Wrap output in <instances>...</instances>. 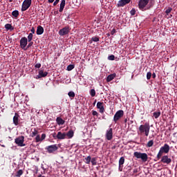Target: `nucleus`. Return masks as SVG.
Returning a JSON list of instances; mask_svg holds the SVG:
<instances>
[{"label": "nucleus", "mask_w": 177, "mask_h": 177, "mask_svg": "<svg viewBox=\"0 0 177 177\" xmlns=\"http://www.w3.org/2000/svg\"><path fill=\"white\" fill-rule=\"evenodd\" d=\"M156 5V0H139L138 1V9L142 12H146V10H150L153 6Z\"/></svg>", "instance_id": "nucleus-1"}, {"label": "nucleus", "mask_w": 177, "mask_h": 177, "mask_svg": "<svg viewBox=\"0 0 177 177\" xmlns=\"http://www.w3.org/2000/svg\"><path fill=\"white\" fill-rule=\"evenodd\" d=\"M138 135L149 136V133H150V124L146 122L144 124H141L138 128Z\"/></svg>", "instance_id": "nucleus-2"}, {"label": "nucleus", "mask_w": 177, "mask_h": 177, "mask_svg": "<svg viewBox=\"0 0 177 177\" xmlns=\"http://www.w3.org/2000/svg\"><path fill=\"white\" fill-rule=\"evenodd\" d=\"M133 156L134 157H136V158L142 160V162H146V161H147V160L149 159V156L146 153L136 151L134 152Z\"/></svg>", "instance_id": "nucleus-3"}, {"label": "nucleus", "mask_w": 177, "mask_h": 177, "mask_svg": "<svg viewBox=\"0 0 177 177\" xmlns=\"http://www.w3.org/2000/svg\"><path fill=\"white\" fill-rule=\"evenodd\" d=\"M123 117H124V111L123 110L118 111L113 116V121L115 124H117V122H118V121H120V120H121V118H122Z\"/></svg>", "instance_id": "nucleus-4"}, {"label": "nucleus", "mask_w": 177, "mask_h": 177, "mask_svg": "<svg viewBox=\"0 0 177 177\" xmlns=\"http://www.w3.org/2000/svg\"><path fill=\"white\" fill-rule=\"evenodd\" d=\"M15 143H16L19 147H24V146H26V144H24V136H20L15 138Z\"/></svg>", "instance_id": "nucleus-5"}, {"label": "nucleus", "mask_w": 177, "mask_h": 177, "mask_svg": "<svg viewBox=\"0 0 177 177\" xmlns=\"http://www.w3.org/2000/svg\"><path fill=\"white\" fill-rule=\"evenodd\" d=\"M32 0H24L22 3L21 12H26L31 6Z\"/></svg>", "instance_id": "nucleus-6"}, {"label": "nucleus", "mask_w": 177, "mask_h": 177, "mask_svg": "<svg viewBox=\"0 0 177 177\" xmlns=\"http://www.w3.org/2000/svg\"><path fill=\"white\" fill-rule=\"evenodd\" d=\"M28 39L27 37H24L20 39V48L21 49H24V50H27V44H28Z\"/></svg>", "instance_id": "nucleus-7"}, {"label": "nucleus", "mask_w": 177, "mask_h": 177, "mask_svg": "<svg viewBox=\"0 0 177 177\" xmlns=\"http://www.w3.org/2000/svg\"><path fill=\"white\" fill-rule=\"evenodd\" d=\"M46 149L48 153H49L50 154L52 153H55V151H57L59 147H57V145H49V146L46 147Z\"/></svg>", "instance_id": "nucleus-8"}, {"label": "nucleus", "mask_w": 177, "mask_h": 177, "mask_svg": "<svg viewBox=\"0 0 177 177\" xmlns=\"http://www.w3.org/2000/svg\"><path fill=\"white\" fill-rule=\"evenodd\" d=\"M160 162H162V164H167V165H169L171 162H172V159L169 158L168 156L165 155L162 156Z\"/></svg>", "instance_id": "nucleus-9"}, {"label": "nucleus", "mask_w": 177, "mask_h": 177, "mask_svg": "<svg viewBox=\"0 0 177 177\" xmlns=\"http://www.w3.org/2000/svg\"><path fill=\"white\" fill-rule=\"evenodd\" d=\"M70 32V27L66 26L63 28L62 29L59 30V35H61V37H64V35H67Z\"/></svg>", "instance_id": "nucleus-10"}, {"label": "nucleus", "mask_w": 177, "mask_h": 177, "mask_svg": "<svg viewBox=\"0 0 177 177\" xmlns=\"http://www.w3.org/2000/svg\"><path fill=\"white\" fill-rule=\"evenodd\" d=\"M131 3V0H120L116 6L117 8H124L126 5Z\"/></svg>", "instance_id": "nucleus-11"}, {"label": "nucleus", "mask_w": 177, "mask_h": 177, "mask_svg": "<svg viewBox=\"0 0 177 177\" xmlns=\"http://www.w3.org/2000/svg\"><path fill=\"white\" fill-rule=\"evenodd\" d=\"M105 138H106V140H111V139H113V129L112 128H111L106 131V133L105 134Z\"/></svg>", "instance_id": "nucleus-12"}, {"label": "nucleus", "mask_w": 177, "mask_h": 177, "mask_svg": "<svg viewBox=\"0 0 177 177\" xmlns=\"http://www.w3.org/2000/svg\"><path fill=\"white\" fill-rule=\"evenodd\" d=\"M160 149L165 154H168V153H169V145L165 144Z\"/></svg>", "instance_id": "nucleus-13"}, {"label": "nucleus", "mask_w": 177, "mask_h": 177, "mask_svg": "<svg viewBox=\"0 0 177 177\" xmlns=\"http://www.w3.org/2000/svg\"><path fill=\"white\" fill-rule=\"evenodd\" d=\"M104 103L102 102H98L97 103V109H99L100 113L103 114L104 113V106H103Z\"/></svg>", "instance_id": "nucleus-14"}, {"label": "nucleus", "mask_w": 177, "mask_h": 177, "mask_svg": "<svg viewBox=\"0 0 177 177\" xmlns=\"http://www.w3.org/2000/svg\"><path fill=\"white\" fill-rule=\"evenodd\" d=\"M125 162V158L122 156L119 160V171H122V167H124V163Z\"/></svg>", "instance_id": "nucleus-15"}, {"label": "nucleus", "mask_w": 177, "mask_h": 177, "mask_svg": "<svg viewBox=\"0 0 177 177\" xmlns=\"http://www.w3.org/2000/svg\"><path fill=\"white\" fill-rule=\"evenodd\" d=\"M66 133H62L61 131H59L57 133V135L56 136L57 139L63 140L66 139Z\"/></svg>", "instance_id": "nucleus-16"}, {"label": "nucleus", "mask_w": 177, "mask_h": 177, "mask_svg": "<svg viewBox=\"0 0 177 177\" xmlns=\"http://www.w3.org/2000/svg\"><path fill=\"white\" fill-rule=\"evenodd\" d=\"M20 117L19 115H18L17 113H15V116L13 117V124L15 126L19 125V118Z\"/></svg>", "instance_id": "nucleus-17"}, {"label": "nucleus", "mask_w": 177, "mask_h": 177, "mask_svg": "<svg viewBox=\"0 0 177 177\" xmlns=\"http://www.w3.org/2000/svg\"><path fill=\"white\" fill-rule=\"evenodd\" d=\"M45 77V73L42 70L39 71V74L35 77L36 80H39V78H44Z\"/></svg>", "instance_id": "nucleus-18"}, {"label": "nucleus", "mask_w": 177, "mask_h": 177, "mask_svg": "<svg viewBox=\"0 0 177 177\" xmlns=\"http://www.w3.org/2000/svg\"><path fill=\"white\" fill-rule=\"evenodd\" d=\"M65 6H66V0H62L61 3H60L59 10V12H60V13H62V12H63Z\"/></svg>", "instance_id": "nucleus-19"}, {"label": "nucleus", "mask_w": 177, "mask_h": 177, "mask_svg": "<svg viewBox=\"0 0 177 177\" xmlns=\"http://www.w3.org/2000/svg\"><path fill=\"white\" fill-rule=\"evenodd\" d=\"M36 32L37 35H42V34H44V28L41 26H39Z\"/></svg>", "instance_id": "nucleus-20"}, {"label": "nucleus", "mask_w": 177, "mask_h": 177, "mask_svg": "<svg viewBox=\"0 0 177 177\" xmlns=\"http://www.w3.org/2000/svg\"><path fill=\"white\" fill-rule=\"evenodd\" d=\"M116 75H117L115 73L108 75L106 77V82H110L113 81V80H114V77H116Z\"/></svg>", "instance_id": "nucleus-21"}, {"label": "nucleus", "mask_w": 177, "mask_h": 177, "mask_svg": "<svg viewBox=\"0 0 177 177\" xmlns=\"http://www.w3.org/2000/svg\"><path fill=\"white\" fill-rule=\"evenodd\" d=\"M45 139V133H43L41 135V137L39 136V135H37L35 138V140L37 142H41V140H44Z\"/></svg>", "instance_id": "nucleus-22"}, {"label": "nucleus", "mask_w": 177, "mask_h": 177, "mask_svg": "<svg viewBox=\"0 0 177 177\" xmlns=\"http://www.w3.org/2000/svg\"><path fill=\"white\" fill-rule=\"evenodd\" d=\"M56 121L58 125H64V122H66V121H64V120H62L60 117L57 118Z\"/></svg>", "instance_id": "nucleus-23"}, {"label": "nucleus", "mask_w": 177, "mask_h": 177, "mask_svg": "<svg viewBox=\"0 0 177 177\" xmlns=\"http://www.w3.org/2000/svg\"><path fill=\"white\" fill-rule=\"evenodd\" d=\"M5 28L7 30V31H9V30L10 31H13V30H15V28H13V26L10 24H6L5 25Z\"/></svg>", "instance_id": "nucleus-24"}, {"label": "nucleus", "mask_w": 177, "mask_h": 177, "mask_svg": "<svg viewBox=\"0 0 177 177\" xmlns=\"http://www.w3.org/2000/svg\"><path fill=\"white\" fill-rule=\"evenodd\" d=\"M162 154H164V152L161 149H160L156 156L157 160H160V158H162Z\"/></svg>", "instance_id": "nucleus-25"}, {"label": "nucleus", "mask_w": 177, "mask_h": 177, "mask_svg": "<svg viewBox=\"0 0 177 177\" xmlns=\"http://www.w3.org/2000/svg\"><path fill=\"white\" fill-rule=\"evenodd\" d=\"M91 160H92V158L91 157V156H88L84 158V162L86 164H91Z\"/></svg>", "instance_id": "nucleus-26"}, {"label": "nucleus", "mask_w": 177, "mask_h": 177, "mask_svg": "<svg viewBox=\"0 0 177 177\" xmlns=\"http://www.w3.org/2000/svg\"><path fill=\"white\" fill-rule=\"evenodd\" d=\"M31 136L32 138H34V136H37L38 135V131L37 129H34L32 131V129H31Z\"/></svg>", "instance_id": "nucleus-27"}, {"label": "nucleus", "mask_w": 177, "mask_h": 177, "mask_svg": "<svg viewBox=\"0 0 177 177\" xmlns=\"http://www.w3.org/2000/svg\"><path fill=\"white\" fill-rule=\"evenodd\" d=\"M160 115H161V111H158V112H154L153 113V117H154V118L157 119L158 118V117H160Z\"/></svg>", "instance_id": "nucleus-28"}, {"label": "nucleus", "mask_w": 177, "mask_h": 177, "mask_svg": "<svg viewBox=\"0 0 177 177\" xmlns=\"http://www.w3.org/2000/svg\"><path fill=\"white\" fill-rule=\"evenodd\" d=\"M66 136H68L69 138H71L74 136V131L73 130L69 131L66 133Z\"/></svg>", "instance_id": "nucleus-29"}, {"label": "nucleus", "mask_w": 177, "mask_h": 177, "mask_svg": "<svg viewBox=\"0 0 177 177\" xmlns=\"http://www.w3.org/2000/svg\"><path fill=\"white\" fill-rule=\"evenodd\" d=\"M12 15L15 18L19 17V10H15L12 11Z\"/></svg>", "instance_id": "nucleus-30"}, {"label": "nucleus", "mask_w": 177, "mask_h": 177, "mask_svg": "<svg viewBox=\"0 0 177 177\" xmlns=\"http://www.w3.org/2000/svg\"><path fill=\"white\" fill-rule=\"evenodd\" d=\"M91 161L92 165H97V158H92Z\"/></svg>", "instance_id": "nucleus-31"}, {"label": "nucleus", "mask_w": 177, "mask_h": 177, "mask_svg": "<svg viewBox=\"0 0 177 177\" xmlns=\"http://www.w3.org/2000/svg\"><path fill=\"white\" fill-rule=\"evenodd\" d=\"M153 145H154V141L151 140L147 142V147H152Z\"/></svg>", "instance_id": "nucleus-32"}, {"label": "nucleus", "mask_w": 177, "mask_h": 177, "mask_svg": "<svg viewBox=\"0 0 177 177\" xmlns=\"http://www.w3.org/2000/svg\"><path fill=\"white\" fill-rule=\"evenodd\" d=\"M90 95L92 96V97H95V96H96V91L95 89L93 88L90 91Z\"/></svg>", "instance_id": "nucleus-33"}, {"label": "nucleus", "mask_w": 177, "mask_h": 177, "mask_svg": "<svg viewBox=\"0 0 177 177\" xmlns=\"http://www.w3.org/2000/svg\"><path fill=\"white\" fill-rule=\"evenodd\" d=\"M69 97H75V93H74L73 91H69L68 93Z\"/></svg>", "instance_id": "nucleus-34"}, {"label": "nucleus", "mask_w": 177, "mask_h": 177, "mask_svg": "<svg viewBox=\"0 0 177 177\" xmlns=\"http://www.w3.org/2000/svg\"><path fill=\"white\" fill-rule=\"evenodd\" d=\"M21 175H23V170L19 169V170L17 172L15 176H17V177H20Z\"/></svg>", "instance_id": "nucleus-35"}, {"label": "nucleus", "mask_w": 177, "mask_h": 177, "mask_svg": "<svg viewBox=\"0 0 177 177\" xmlns=\"http://www.w3.org/2000/svg\"><path fill=\"white\" fill-rule=\"evenodd\" d=\"M91 41H93V42H99L100 41V39H99V37H93L92 39H91Z\"/></svg>", "instance_id": "nucleus-36"}, {"label": "nucleus", "mask_w": 177, "mask_h": 177, "mask_svg": "<svg viewBox=\"0 0 177 177\" xmlns=\"http://www.w3.org/2000/svg\"><path fill=\"white\" fill-rule=\"evenodd\" d=\"M32 33H29L28 36V42H31V41H32Z\"/></svg>", "instance_id": "nucleus-37"}, {"label": "nucleus", "mask_w": 177, "mask_h": 177, "mask_svg": "<svg viewBox=\"0 0 177 177\" xmlns=\"http://www.w3.org/2000/svg\"><path fill=\"white\" fill-rule=\"evenodd\" d=\"M172 12V8L169 7L165 10L166 15L168 16Z\"/></svg>", "instance_id": "nucleus-38"}, {"label": "nucleus", "mask_w": 177, "mask_h": 177, "mask_svg": "<svg viewBox=\"0 0 177 177\" xmlns=\"http://www.w3.org/2000/svg\"><path fill=\"white\" fill-rule=\"evenodd\" d=\"M75 66L73 64H70L67 66L68 71H71V70H73Z\"/></svg>", "instance_id": "nucleus-39"}, {"label": "nucleus", "mask_w": 177, "mask_h": 177, "mask_svg": "<svg viewBox=\"0 0 177 177\" xmlns=\"http://www.w3.org/2000/svg\"><path fill=\"white\" fill-rule=\"evenodd\" d=\"M130 13L131 16H135V15H136V10L135 8H132Z\"/></svg>", "instance_id": "nucleus-40"}, {"label": "nucleus", "mask_w": 177, "mask_h": 177, "mask_svg": "<svg viewBox=\"0 0 177 177\" xmlns=\"http://www.w3.org/2000/svg\"><path fill=\"white\" fill-rule=\"evenodd\" d=\"M29 42V44H28V46H26V50L27 49H29V48H31V46H32V45H34V42H32V41H28Z\"/></svg>", "instance_id": "nucleus-41"}, {"label": "nucleus", "mask_w": 177, "mask_h": 177, "mask_svg": "<svg viewBox=\"0 0 177 177\" xmlns=\"http://www.w3.org/2000/svg\"><path fill=\"white\" fill-rule=\"evenodd\" d=\"M151 72H147V80H150V78H151Z\"/></svg>", "instance_id": "nucleus-42"}, {"label": "nucleus", "mask_w": 177, "mask_h": 177, "mask_svg": "<svg viewBox=\"0 0 177 177\" xmlns=\"http://www.w3.org/2000/svg\"><path fill=\"white\" fill-rule=\"evenodd\" d=\"M114 59H115V56H114L113 55H111L108 57L109 60H114Z\"/></svg>", "instance_id": "nucleus-43"}, {"label": "nucleus", "mask_w": 177, "mask_h": 177, "mask_svg": "<svg viewBox=\"0 0 177 177\" xmlns=\"http://www.w3.org/2000/svg\"><path fill=\"white\" fill-rule=\"evenodd\" d=\"M115 32H117V31L115 30V29H113V30L111 31V35H114L115 34Z\"/></svg>", "instance_id": "nucleus-44"}, {"label": "nucleus", "mask_w": 177, "mask_h": 177, "mask_svg": "<svg viewBox=\"0 0 177 177\" xmlns=\"http://www.w3.org/2000/svg\"><path fill=\"white\" fill-rule=\"evenodd\" d=\"M35 68H40L41 67V64H36L35 66Z\"/></svg>", "instance_id": "nucleus-45"}, {"label": "nucleus", "mask_w": 177, "mask_h": 177, "mask_svg": "<svg viewBox=\"0 0 177 177\" xmlns=\"http://www.w3.org/2000/svg\"><path fill=\"white\" fill-rule=\"evenodd\" d=\"M92 114H93V115H98L99 113L96 111H93Z\"/></svg>", "instance_id": "nucleus-46"}, {"label": "nucleus", "mask_w": 177, "mask_h": 177, "mask_svg": "<svg viewBox=\"0 0 177 177\" xmlns=\"http://www.w3.org/2000/svg\"><path fill=\"white\" fill-rule=\"evenodd\" d=\"M59 1L60 0H55V2L53 3L54 6H56V5H57V3H59Z\"/></svg>", "instance_id": "nucleus-47"}, {"label": "nucleus", "mask_w": 177, "mask_h": 177, "mask_svg": "<svg viewBox=\"0 0 177 177\" xmlns=\"http://www.w3.org/2000/svg\"><path fill=\"white\" fill-rule=\"evenodd\" d=\"M31 32L32 34H35V29L34 28H31Z\"/></svg>", "instance_id": "nucleus-48"}, {"label": "nucleus", "mask_w": 177, "mask_h": 177, "mask_svg": "<svg viewBox=\"0 0 177 177\" xmlns=\"http://www.w3.org/2000/svg\"><path fill=\"white\" fill-rule=\"evenodd\" d=\"M151 75H152V78L153 79L156 78V73H153Z\"/></svg>", "instance_id": "nucleus-49"}, {"label": "nucleus", "mask_w": 177, "mask_h": 177, "mask_svg": "<svg viewBox=\"0 0 177 177\" xmlns=\"http://www.w3.org/2000/svg\"><path fill=\"white\" fill-rule=\"evenodd\" d=\"M49 3H53L55 2V0H48Z\"/></svg>", "instance_id": "nucleus-50"}, {"label": "nucleus", "mask_w": 177, "mask_h": 177, "mask_svg": "<svg viewBox=\"0 0 177 177\" xmlns=\"http://www.w3.org/2000/svg\"><path fill=\"white\" fill-rule=\"evenodd\" d=\"M133 174H138V169H135L133 170Z\"/></svg>", "instance_id": "nucleus-51"}, {"label": "nucleus", "mask_w": 177, "mask_h": 177, "mask_svg": "<svg viewBox=\"0 0 177 177\" xmlns=\"http://www.w3.org/2000/svg\"><path fill=\"white\" fill-rule=\"evenodd\" d=\"M53 136L54 138H57V137H56V136H56V133H54L53 134Z\"/></svg>", "instance_id": "nucleus-52"}, {"label": "nucleus", "mask_w": 177, "mask_h": 177, "mask_svg": "<svg viewBox=\"0 0 177 177\" xmlns=\"http://www.w3.org/2000/svg\"><path fill=\"white\" fill-rule=\"evenodd\" d=\"M93 106H95L96 104V100L94 101V102L93 103Z\"/></svg>", "instance_id": "nucleus-53"}, {"label": "nucleus", "mask_w": 177, "mask_h": 177, "mask_svg": "<svg viewBox=\"0 0 177 177\" xmlns=\"http://www.w3.org/2000/svg\"><path fill=\"white\" fill-rule=\"evenodd\" d=\"M46 75H48V72H45V77H46Z\"/></svg>", "instance_id": "nucleus-54"}, {"label": "nucleus", "mask_w": 177, "mask_h": 177, "mask_svg": "<svg viewBox=\"0 0 177 177\" xmlns=\"http://www.w3.org/2000/svg\"><path fill=\"white\" fill-rule=\"evenodd\" d=\"M38 177H45V176H42L41 174L39 176H38Z\"/></svg>", "instance_id": "nucleus-55"}, {"label": "nucleus", "mask_w": 177, "mask_h": 177, "mask_svg": "<svg viewBox=\"0 0 177 177\" xmlns=\"http://www.w3.org/2000/svg\"><path fill=\"white\" fill-rule=\"evenodd\" d=\"M176 133H174L173 135H174V136H176Z\"/></svg>", "instance_id": "nucleus-56"}, {"label": "nucleus", "mask_w": 177, "mask_h": 177, "mask_svg": "<svg viewBox=\"0 0 177 177\" xmlns=\"http://www.w3.org/2000/svg\"><path fill=\"white\" fill-rule=\"evenodd\" d=\"M12 1H13V0H9V2H12Z\"/></svg>", "instance_id": "nucleus-57"}, {"label": "nucleus", "mask_w": 177, "mask_h": 177, "mask_svg": "<svg viewBox=\"0 0 177 177\" xmlns=\"http://www.w3.org/2000/svg\"><path fill=\"white\" fill-rule=\"evenodd\" d=\"M43 170H44V171H45V169H44V167H43Z\"/></svg>", "instance_id": "nucleus-58"}, {"label": "nucleus", "mask_w": 177, "mask_h": 177, "mask_svg": "<svg viewBox=\"0 0 177 177\" xmlns=\"http://www.w3.org/2000/svg\"><path fill=\"white\" fill-rule=\"evenodd\" d=\"M43 170H44V171H45V169H44V167H43Z\"/></svg>", "instance_id": "nucleus-59"}]
</instances>
